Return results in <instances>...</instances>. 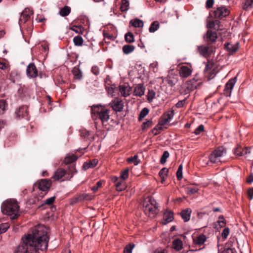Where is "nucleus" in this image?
Returning <instances> with one entry per match:
<instances>
[{"mask_svg": "<svg viewBox=\"0 0 253 253\" xmlns=\"http://www.w3.org/2000/svg\"><path fill=\"white\" fill-rule=\"evenodd\" d=\"M23 242L18 247V253H39V251H46L49 237L44 229H35L32 234L22 238Z\"/></svg>", "mask_w": 253, "mask_h": 253, "instance_id": "f257e3e1", "label": "nucleus"}, {"mask_svg": "<svg viewBox=\"0 0 253 253\" xmlns=\"http://www.w3.org/2000/svg\"><path fill=\"white\" fill-rule=\"evenodd\" d=\"M1 211L3 214L10 216L12 220L19 215V206L17 201L13 199H7L3 202L1 206Z\"/></svg>", "mask_w": 253, "mask_h": 253, "instance_id": "f03ea898", "label": "nucleus"}, {"mask_svg": "<svg viewBox=\"0 0 253 253\" xmlns=\"http://www.w3.org/2000/svg\"><path fill=\"white\" fill-rule=\"evenodd\" d=\"M110 110L106 108V105H93L91 106V117L93 119H99L102 124L107 122L110 118Z\"/></svg>", "mask_w": 253, "mask_h": 253, "instance_id": "7ed1b4c3", "label": "nucleus"}, {"mask_svg": "<svg viewBox=\"0 0 253 253\" xmlns=\"http://www.w3.org/2000/svg\"><path fill=\"white\" fill-rule=\"evenodd\" d=\"M226 154V150L223 146L219 147L209 156L211 163L216 164L220 162V159Z\"/></svg>", "mask_w": 253, "mask_h": 253, "instance_id": "20e7f679", "label": "nucleus"}, {"mask_svg": "<svg viewBox=\"0 0 253 253\" xmlns=\"http://www.w3.org/2000/svg\"><path fill=\"white\" fill-rule=\"evenodd\" d=\"M51 182L50 180L47 179H42L35 183L33 185V191L39 189L42 194H46L47 191L50 188Z\"/></svg>", "mask_w": 253, "mask_h": 253, "instance_id": "39448f33", "label": "nucleus"}, {"mask_svg": "<svg viewBox=\"0 0 253 253\" xmlns=\"http://www.w3.org/2000/svg\"><path fill=\"white\" fill-rule=\"evenodd\" d=\"M15 114L16 118L18 119H24L27 121L30 120L27 106L22 105L20 106L16 110Z\"/></svg>", "mask_w": 253, "mask_h": 253, "instance_id": "423d86ee", "label": "nucleus"}, {"mask_svg": "<svg viewBox=\"0 0 253 253\" xmlns=\"http://www.w3.org/2000/svg\"><path fill=\"white\" fill-rule=\"evenodd\" d=\"M149 203L145 202L143 203L144 211L146 214L149 216L151 215L154 216L157 213L156 211L158 207L155 205L151 200H149Z\"/></svg>", "mask_w": 253, "mask_h": 253, "instance_id": "0eeeda50", "label": "nucleus"}, {"mask_svg": "<svg viewBox=\"0 0 253 253\" xmlns=\"http://www.w3.org/2000/svg\"><path fill=\"white\" fill-rule=\"evenodd\" d=\"M33 14V11L29 8H26L22 12L19 20V24L21 27L23 24L29 21L31 16Z\"/></svg>", "mask_w": 253, "mask_h": 253, "instance_id": "6e6552de", "label": "nucleus"}, {"mask_svg": "<svg viewBox=\"0 0 253 253\" xmlns=\"http://www.w3.org/2000/svg\"><path fill=\"white\" fill-rule=\"evenodd\" d=\"M213 15L216 18L222 19L227 16L229 11L225 6H220L213 11Z\"/></svg>", "mask_w": 253, "mask_h": 253, "instance_id": "1a4fd4ad", "label": "nucleus"}, {"mask_svg": "<svg viewBox=\"0 0 253 253\" xmlns=\"http://www.w3.org/2000/svg\"><path fill=\"white\" fill-rule=\"evenodd\" d=\"M198 84L194 79L189 80L186 82L184 88L182 91V93L187 94L189 93L191 91H193L197 88Z\"/></svg>", "mask_w": 253, "mask_h": 253, "instance_id": "9d476101", "label": "nucleus"}, {"mask_svg": "<svg viewBox=\"0 0 253 253\" xmlns=\"http://www.w3.org/2000/svg\"><path fill=\"white\" fill-rule=\"evenodd\" d=\"M26 75L30 79L35 78L38 76V71L34 63H30L27 67Z\"/></svg>", "mask_w": 253, "mask_h": 253, "instance_id": "9b49d317", "label": "nucleus"}, {"mask_svg": "<svg viewBox=\"0 0 253 253\" xmlns=\"http://www.w3.org/2000/svg\"><path fill=\"white\" fill-rule=\"evenodd\" d=\"M109 105L116 112L122 111L124 106L123 101L119 98L113 99Z\"/></svg>", "mask_w": 253, "mask_h": 253, "instance_id": "f8f14e48", "label": "nucleus"}, {"mask_svg": "<svg viewBox=\"0 0 253 253\" xmlns=\"http://www.w3.org/2000/svg\"><path fill=\"white\" fill-rule=\"evenodd\" d=\"M217 34L216 32L208 30L204 36V40L209 45L216 42Z\"/></svg>", "mask_w": 253, "mask_h": 253, "instance_id": "ddd939ff", "label": "nucleus"}, {"mask_svg": "<svg viewBox=\"0 0 253 253\" xmlns=\"http://www.w3.org/2000/svg\"><path fill=\"white\" fill-rule=\"evenodd\" d=\"M237 81V77H235L233 79H230L226 84L224 89V95L229 97L231 94L232 90L235 84Z\"/></svg>", "mask_w": 253, "mask_h": 253, "instance_id": "4468645a", "label": "nucleus"}, {"mask_svg": "<svg viewBox=\"0 0 253 253\" xmlns=\"http://www.w3.org/2000/svg\"><path fill=\"white\" fill-rule=\"evenodd\" d=\"M225 50L230 54L236 52L239 48V42L233 44L231 42H226L224 45Z\"/></svg>", "mask_w": 253, "mask_h": 253, "instance_id": "2eb2a0df", "label": "nucleus"}, {"mask_svg": "<svg viewBox=\"0 0 253 253\" xmlns=\"http://www.w3.org/2000/svg\"><path fill=\"white\" fill-rule=\"evenodd\" d=\"M145 87L143 84H137L134 89V95L141 97L144 94Z\"/></svg>", "mask_w": 253, "mask_h": 253, "instance_id": "dca6fc26", "label": "nucleus"}, {"mask_svg": "<svg viewBox=\"0 0 253 253\" xmlns=\"http://www.w3.org/2000/svg\"><path fill=\"white\" fill-rule=\"evenodd\" d=\"M191 69L186 66H182L179 71L180 76L184 78H187L191 74Z\"/></svg>", "mask_w": 253, "mask_h": 253, "instance_id": "f3484780", "label": "nucleus"}, {"mask_svg": "<svg viewBox=\"0 0 253 253\" xmlns=\"http://www.w3.org/2000/svg\"><path fill=\"white\" fill-rule=\"evenodd\" d=\"M197 50L200 54L204 57H208L210 55L209 45L207 46H197Z\"/></svg>", "mask_w": 253, "mask_h": 253, "instance_id": "a211bd4d", "label": "nucleus"}, {"mask_svg": "<svg viewBox=\"0 0 253 253\" xmlns=\"http://www.w3.org/2000/svg\"><path fill=\"white\" fill-rule=\"evenodd\" d=\"M119 87L120 91L123 96L126 97L129 95L130 92L131 91V88L128 85H120Z\"/></svg>", "mask_w": 253, "mask_h": 253, "instance_id": "6ab92c4d", "label": "nucleus"}, {"mask_svg": "<svg viewBox=\"0 0 253 253\" xmlns=\"http://www.w3.org/2000/svg\"><path fill=\"white\" fill-rule=\"evenodd\" d=\"M193 242L195 245L201 246L203 245L207 240V237L204 234H201L196 238H193Z\"/></svg>", "mask_w": 253, "mask_h": 253, "instance_id": "aec40b11", "label": "nucleus"}, {"mask_svg": "<svg viewBox=\"0 0 253 253\" xmlns=\"http://www.w3.org/2000/svg\"><path fill=\"white\" fill-rule=\"evenodd\" d=\"M191 212L192 211L190 208L182 210L180 215L184 222H187L190 220Z\"/></svg>", "mask_w": 253, "mask_h": 253, "instance_id": "412c9836", "label": "nucleus"}, {"mask_svg": "<svg viewBox=\"0 0 253 253\" xmlns=\"http://www.w3.org/2000/svg\"><path fill=\"white\" fill-rule=\"evenodd\" d=\"M164 218L165 220L164 224H167L172 221L173 220V212L171 211H166L164 213Z\"/></svg>", "mask_w": 253, "mask_h": 253, "instance_id": "4be33fe9", "label": "nucleus"}, {"mask_svg": "<svg viewBox=\"0 0 253 253\" xmlns=\"http://www.w3.org/2000/svg\"><path fill=\"white\" fill-rule=\"evenodd\" d=\"M66 174V171L65 169H58L54 173L52 178L54 180H58Z\"/></svg>", "mask_w": 253, "mask_h": 253, "instance_id": "5701e85b", "label": "nucleus"}, {"mask_svg": "<svg viewBox=\"0 0 253 253\" xmlns=\"http://www.w3.org/2000/svg\"><path fill=\"white\" fill-rule=\"evenodd\" d=\"M172 247L175 251L181 250L183 248L182 241L179 238H176L172 241Z\"/></svg>", "mask_w": 253, "mask_h": 253, "instance_id": "b1692460", "label": "nucleus"}, {"mask_svg": "<svg viewBox=\"0 0 253 253\" xmlns=\"http://www.w3.org/2000/svg\"><path fill=\"white\" fill-rule=\"evenodd\" d=\"M129 24L135 28H141L143 27L144 23L142 20L136 18L131 20Z\"/></svg>", "mask_w": 253, "mask_h": 253, "instance_id": "393cba45", "label": "nucleus"}, {"mask_svg": "<svg viewBox=\"0 0 253 253\" xmlns=\"http://www.w3.org/2000/svg\"><path fill=\"white\" fill-rule=\"evenodd\" d=\"M242 7L243 10L248 11L253 8V0H244Z\"/></svg>", "mask_w": 253, "mask_h": 253, "instance_id": "a878e982", "label": "nucleus"}, {"mask_svg": "<svg viewBox=\"0 0 253 253\" xmlns=\"http://www.w3.org/2000/svg\"><path fill=\"white\" fill-rule=\"evenodd\" d=\"M78 159V157L75 155L69 154L65 158L64 162L65 164L68 165L75 162Z\"/></svg>", "mask_w": 253, "mask_h": 253, "instance_id": "bb28decb", "label": "nucleus"}, {"mask_svg": "<svg viewBox=\"0 0 253 253\" xmlns=\"http://www.w3.org/2000/svg\"><path fill=\"white\" fill-rule=\"evenodd\" d=\"M74 79L77 80H81L83 78L82 72L79 68H74L72 70Z\"/></svg>", "mask_w": 253, "mask_h": 253, "instance_id": "cd10ccee", "label": "nucleus"}, {"mask_svg": "<svg viewBox=\"0 0 253 253\" xmlns=\"http://www.w3.org/2000/svg\"><path fill=\"white\" fill-rule=\"evenodd\" d=\"M134 46L130 44H126L123 46L122 49L124 54H128L134 50Z\"/></svg>", "mask_w": 253, "mask_h": 253, "instance_id": "c85d7f7f", "label": "nucleus"}, {"mask_svg": "<svg viewBox=\"0 0 253 253\" xmlns=\"http://www.w3.org/2000/svg\"><path fill=\"white\" fill-rule=\"evenodd\" d=\"M19 79V74L17 71H12L10 76V80L13 83H15Z\"/></svg>", "mask_w": 253, "mask_h": 253, "instance_id": "c756f323", "label": "nucleus"}, {"mask_svg": "<svg viewBox=\"0 0 253 253\" xmlns=\"http://www.w3.org/2000/svg\"><path fill=\"white\" fill-rule=\"evenodd\" d=\"M71 12V8L68 6H64L59 11V14L63 17H65L69 14Z\"/></svg>", "mask_w": 253, "mask_h": 253, "instance_id": "7c9ffc66", "label": "nucleus"}, {"mask_svg": "<svg viewBox=\"0 0 253 253\" xmlns=\"http://www.w3.org/2000/svg\"><path fill=\"white\" fill-rule=\"evenodd\" d=\"M66 174L70 175V178L72 177L75 174L78 172V170L76 169L75 165H71L69 167L68 169L66 170Z\"/></svg>", "mask_w": 253, "mask_h": 253, "instance_id": "2f4dec72", "label": "nucleus"}, {"mask_svg": "<svg viewBox=\"0 0 253 253\" xmlns=\"http://www.w3.org/2000/svg\"><path fill=\"white\" fill-rule=\"evenodd\" d=\"M165 82L170 87L173 86L177 82V79L175 77L169 76L165 80Z\"/></svg>", "mask_w": 253, "mask_h": 253, "instance_id": "473e14b6", "label": "nucleus"}, {"mask_svg": "<svg viewBox=\"0 0 253 253\" xmlns=\"http://www.w3.org/2000/svg\"><path fill=\"white\" fill-rule=\"evenodd\" d=\"M160 27L159 23L157 21L153 22L149 28V31L150 33H154L156 32Z\"/></svg>", "mask_w": 253, "mask_h": 253, "instance_id": "72a5a7b5", "label": "nucleus"}, {"mask_svg": "<svg viewBox=\"0 0 253 253\" xmlns=\"http://www.w3.org/2000/svg\"><path fill=\"white\" fill-rule=\"evenodd\" d=\"M116 187L118 191L121 192L125 190L126 186L125 182L124 180H121L116 184Z\"/></svg>", "mask_w": 253, "mask_h": 253, "instance_id": "f704fd0d", "label": "nucleus"}, {"mask_svg": "<svg viewBox=\"0 0 253 253\" xmlns=\"http://www.w3.org/2000/svg\"><path fill=\"white\" fill-rule=\"evenodd\" d=\"M129 1L128 0H122L120 9L122 12H126L129 9Z\"/></svg>", "mask_w": 253, "mask_h": 253, "instance_id": "c9c22d12", "label": "nucleus"}, {"mask_svg": "<svg viewBox=\"0 0 253 253\" xmlns=\"http://www.w3.org/2000/svg\"><path fill=\"white\" fill-rule=\"evenodd\" d=\"M73 42L75 45L80 46L83 44L84 40L80 36H77L74 38Z\"/></svg>", "mask_w": 253, "mask_h": 253, "instance_id": "e433bc0d", "label": "nucleus"}, {"mask_svg": "<svg viewBox=\"0 0 253 253\" xmlns=\"http://www.w3.org/2000/svg\"><path fill=\"white\" fill-rule=\"evenodd\" d=\"M168 172L169 169L166 168H164L160 170L159 172V175L161 178L162 181H164L165 180V178L167 176Z\"/></svg>", "mask_w": 253, "mask_h": 253, "instance_id": "4c0bfd02", "label": "nucleus"}, {"mask_svg": "<svg viewBox=\"0 0 253 253\" xmlns=\"http://www.w3.org/2000/svg\"><path fill=\"white\" fill-rule=\"evenodd\" d=\"M219 24L220 22L218 20H212L209 23V27L216 30L219 28Z\"/></svg>", "mask_w": 253, "mask_h": 253, "instance_id": "58836bf2", "label": "nucleus"}, {"mask_svg": "<svg viewBox=\"0 0 253 253\" xmlns=\"http://www.w3.org/2000/svg\"><path fill=\"white\" fill-rule=\"evenodd\" d=\"M125 40L127 42L131 43L134 41V36L133 34L128 32L125 35Z\"/></svg>", "mask_w": 253, "mask_h": 253, "instance_id": "ea45409f", "label": "nucleus"}, {"mask_svg": "<svg viewBox=\"0 0 253 253\" xmlns=\"http://www.w3.org/2000/svg\"><path fill=\"white\" fill-rule=\"evenodd\" d=\"M7 106V104L5 100L3 99L0 100V115H2L4 113Z\"/></svg>", "mask_w": 253, "mask_h": 253, "instance_id": "a19ab883", "label": "nucleus"}, {"mask_svg": "<svg viewBox=\"0 0 253 253\" xmlns=\"http://www.w3.org/2000/svg\"><path fill=\"white\" fill-rule=\"evenodd\" d=\"M156 95L155 92L153 89H150L148 90L147 95V99L149 102H151L153 99L155 98Z\"/></svg>", "mask_w": 253, "mask_h": 253, "instance_id": "79ce46f5", "label": "nucleus"}, {"mask_svg": "<svg viewBox=\"0 0 253 253\" xmlns=\"http://www.w3.org/2000/svg\"><path fill=\"white\" fill-rule=\"evenodd\" d=\"M127 162L128 163H133L135 166H137L140 163V160H138V156L135 155L133 157L127 158Z\"/></svg>", "mask_w": 253, "mask_h": 253, "instance_id": "37998d69", "label": "nucleus"}, {"mask_svg": "<svg viewBox=\"0 0 253 253\" xmlns=\"http://www.w3.org/2000/svg\"><path fill=\"white\" fill-rule=\"evenodd\" d=\"M149 109L147 108H143L140 114L138 117V120L140 121L143 118H144L149 113Z\"/></svg>", "mask_w": 253, "mask_h": 253, "instance_id": "c03bdc74", "label": "nucleus"}, {"mask_svg": "<svg viewBox=\"0 0 253 253\" xmlns=\"http://www.w3.org/2000/svg\"><path fill=\"white\" fill-rule=\"evenodd\" d=\"M44 195L45 194H42L41 193L39 194L38 197H35L34 199H29L28 202L30 204H35L37 201H39L41 200L44 196Z\"/></svg>", "mask_w": 253, "mask_h": 253, "instance_id": "a18cd8bd", "label": "nucleus"}, {"mask_svg": "<svg viewBox=\"0 0 253 253\" xmlns=\"http://www.w3.org/2000/svg\"><path fill=\"white\" fill-rule=\"evenodd\" d=\"M88 196V195L86 193L81 194V195H79L78 197L75 198V202H83L84 200H86Z\"/></svg>", "mask_w": 253, "mask_h": 253, "instance_id": "49530a36", "label": "nucleus"}, {"mask_svg": "<svg viewBox=\"0 0 253 253\" xmlns=\"http://www.w3.org/2000/svg\"><path fill=\"white\" fill-rule=\"evenodd\" d=\"M169 154L168 151H165L164 152L161 159H160V163L162 164H164L166 163L167 161V159L169 157Z\"/></svg>", "mask_w": 253, "mask_h": 253, "instance_id": "de8ad7c7", "label": "nucleus"}, {"mask_svg": "<svg viewBox=\"0 0 253 253\" xmlns=\"http://www.w3.org/2000/svg\"><path fill=\"white\" fill-rule=\"evenodd\" d=\"M135 245L134 244L130 243L126 245L124 250V253H132V250L134 247Z\"/></svg>", "mask_w": 253, "mask_h": 253, "instance_id": "09e8293b", "label": "nucleus"}, {"mask_svg": "<svg viewBox=\"0 0 253 253\" xmlns=\"http://www.w3.org/2000/svg\"><path fill=\"white\" fill-rule=\"evenodd\" d=\"M8 223H4L0 224V234L5 233L9 228Z\"/></svg>", "mask_w": 253, "mask_h": 253, "instance_id": "8fccbe9b", "label": "nucleus"}, {"mask_svg": "<svg viewBox=\"0 0 253 253\" xmlns=\"http://www.w3.org/2000/svg\"><path fill=\"white\" fill-rule=\"evenodd\" d=\"M115 89L116 87L113 85L109 87L106 86V89L108 95L112 97L115 95L114 93L115 92Z\"/></svg>", "mask_w": 253, "mask_h": 253, "instance_id": "3c124183", "label": "nucleus"}, {"mask_svg": "<svg viewBox=\"0 0 253 253\" xmlns=\"http://www.w3.org/2000/svg\"><path fill=\"white\" fill-rule=\"evenodd\" d=\"M129 169H125L120 173V178L123 180H125L127 178L128 176Z\"/></svg>", "mask_w": 253, "mask_h": 253, "instance_id": "603ef678", "label": "nucleus"}, {"mask_svg": "<svg viewBox=\"0 0 253 253\" xmlns=\"http://www.w3.org/2000/svg\"><path fill=\"white\" fill-rule=\"evenodd\" d=\"M234 154L238 156H242L245 155V153L243 152V149L241 146L237 147L234 150Z\"/></svg>", "mask_w": 253, "mask_h": 253, "instance_id": "864d4df0", "label": "nucleus"}, {"mask_svg": "<svg viewBox=\"0 0 253 253\" xmlns=\"http://www.w3.org/2000/svg\"><path fill=\"white\" fill-rule=\"evenodd\" d=\"M153 125V123L152 120H149L146 122H145L143 123L142 128V129H145L146 128H148L150 127H151Z\"/></svg>", "mask_w": 253, "mask_h": 253, "instance_id": "5fc2aeb1", "label": "nucleus"}, {"mask_svg": "<svg viewBox=\"0 0 253 253\" xmlns=\"http://www.w3.org/2000/svg\"><path fill=\"white\" fill-rule=\"evenodd\" d=\"M55 199V197L53 196L47 199L44 202L42 205L43 206L44 205H50L53 203Z\"/></svg>", "mask_w": 253, "mask_h": 253, "instance_id": "6e6d98bb", "label": "nucleus"}, {"mask_svg": "<svg viewBox=\"0 0 253 253\" xmlns=\"http://www.w3.org/2000/svg\"><path fill=\"white\" fill-rule=\"evenodd\" d=\"M204 130V126L203 125L199 126L195 130L194 133L195 135H199Z\"/></svg>", "mask_w": 253, "mask_h": 253, "instance_id": "4d7b16f0", "label": "nucleus"}, {"mask_svg": "<svg viewBox=\"0 0 253 253\" xmlns=\"http://www.w3.org/2000/svg\"><path fill=\"white\" fill-rule=\"evenodd\" d=\"M230 233V229L228 227H225L221 233L222 237L223 239H226Z\"/></svg>", "mask_w": 253, "mask_h": 253, "instance_id": "13d9d810", "label": "nucleus"}, {"mask_svg": "<svg viewBox=\"0 0 253 253\" xmlns=\"http://www.w3.org/2000/svg\"><path fill=\"white\" fill-rule=\"evenodd\" d=\"M186 100H187V98H185L184 99H182L181 100L179 101L175 104L176 107H177V108H180L183 107V106L184 105V104L186 103Z\"/></svg>", "mask_w": 253, "mask_h": 253, "instance_id": "bf43d9fd", "label": "nucleus"}, {"mask_svg": "<svg viewBox=\"0 0 253 253\" xmlns=\"http://www.w3.org/2000/svg\"><path fill=\"white\" fill-rule=\"evenodd\" d=\"M159 126V125L158 124L152 130V132L154 134V135H158L159 133L158 130L162 129V127L161 126Z\"/></svg>", "mask_w": 253, "mask_h": 253, "instance_id": "052dcab7", "label": "nucleus"}, {"mask_svg": "<svg viewBox=\"0 0 253 253\" xmlns=\"http://www.w3.org/2000/svg\"><path fill=\"white\" fill-rule=\"evenodd\" d=\"M101 182L100 181H99L97 182L95 185L91 187V190L93 192V193H95L98 190V188L101 186Z\"/></svg>", "mask_w": 253, "mask_h": 253, "instance_id": "680f3d73", "label": "nucleus"}, {"mask_svg": "<svg viewBox=\"0 0 253 253\" xmlns=\"http://www.w3.org/2000/svg\"><path fill=\"white\" fill-rule=\"evenodd\" d=\"M91 72L95 76H97L99 74L100 70L99 67L97 66H93L91 68Z\"/></svg>", "mask_w": 253, "mask_h": 253, "instance_id": "e2e57ef3", "label": "nucleus"}, {"mask_svg": "<svg viewBox=\"0 0 253 253\" xmlns=\"http://www.w3.org/2000/svg\"><path fill=\"white\" fill-rule=\"evenodd\" d=\"M188 191L189 194H193L198 192V189L196 187H189L188 188Z\"/></svg>", "mask_w": 253, "mask_h": 253, "instance_id": "0e129e2a", "label": "nucleus"}, {"mask_svg": "<svg viewBox=\"0 0 253 253\" xmlns=\"http://www.w3.org/2000/svg\"><path fill=\"white\" fill-rule=\"evenodd\" d=\"M71 29L76 32V33H80L82 32L81 27H79L76 25H74L72 27Z\"/></svg>", "mask_w": 253, "mask_h": 253, "instance_id": "69168bd1", "label": "nucleus"}, {"mask_svg": "<svg viewBox=\"0 0 253 253\" xmlns=\"http://www.w3.org/2000/svg\"><path fill=\"white\" fill-rule=\"evenodd\" d=\"M167 119L169 121H171V120L173 118V116H174V111L173 110H171L170 111H169L167 115Z\"/></svg>", "mask_w": 253, "mask_h": 253, "instance_id": "338daca9", "label": "nucleus"}, {"mask_svg": "<svg viewBox=\"0 0 253 253\" xmlns=\"http://www.w3.org/2000/svg\"><path fill=\"white\" fill-rule=\"evenodd\" d=\"M90 166L92 168L95 167L98 164V161L96 159H94L91 160H90L89 162Z\"/></svg>", "mask_w": 253, "mask_h": 253, "instance_id": "774afa93", "label": "nucleus"}]
</instances>
